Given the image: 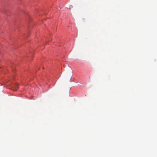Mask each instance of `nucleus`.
Wrapping results in <instances>:
<instances>
[{
	"label": "nucleus",
	"mask_w": 157,
	"mask_h": 157,
	"mask_svg": "<svg viewBox=\"0 0 157 157\" xmlns=\"http://www.w3.org/2000/svg\"><path fill=\"white\" fill-rule=\"evenodd\" d=\"M13 90L15 91H16L17 90V89H16V88H15V89H13Z\"/></svg>",
	"instance_id": "nucleus-1"
}]
</instances>
